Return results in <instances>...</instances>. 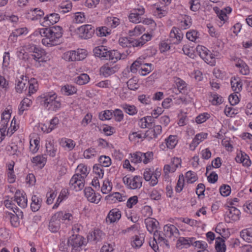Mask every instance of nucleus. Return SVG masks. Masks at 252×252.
Here are the masks:
<instances>
[{
    "mask_svg": "<svg viewBox=\"0 0 252 252\" xmlns=\"http://www.w3.org/2000/svg\"><path fill=\"white\" fill-rule=\"evenodd\" d=\"M216 241L215 248L217 252H225V245L222 239L219 237Z\"/></svg>",
    "mask_w": 252,
    "mask_h": 252,
    "instance_id": "7c9ffc66",
    "label": "nucleus"
},
{
    "mask_svg": "<svg viewBox=\"0 0 252 252\" xmlns=\"http://www.w3.org/2000/svg\"><path fill=\"white\" fill-rule=\"evenodd\" d=\"M107 25L112 28H116L120 24L119 19L116 17H109L107 18Z\"/></svg>",
    "mask_w": 252,
    "mask_h": 252,
    "instance_id": "8fccbe9b",
    "label": "nucleus"
},
{
    "mask_svg": "<svg viewBox=\"0 0 252 252\" xmlns=\"http://www.w3.org/2000/svg\"><path fill=\"white\" fill-rule=\"evenodd\" d=\"M231 85L233 91L236 93H238L242 89V84L239 81L237 80L235 78L231 80Z\"/></svg>",
    "mask_w": 252,
    "mask_h": 252,
    "instance_id": "72a5a7b5",
    "label": "nucleus"
},
{
    "mask_svg": "<svg viewBox=\"0 0 252 252\" xmlns=\"http://www.w3.org/2000/svg\"><path fill=\"white\" fill-rule=\"evenodd\" d=\"M39 141L37 139H34L33 141H30V149L33 153H36L39 149Z\"/></svg>",
    "mask_w": 252,
    "mask_h": 252,
    "instance_id": "052dcab7",
    "label": "nucleus"
},
{
    "mask_svg": "<svg viewBox=\"0 0 252 252\" xmlns=\"http://www.w3.org/2000/svg\"><path fill=\"white\" fill-rule=\"evenodd\" d=\"M103 166L99 163L95 164L93 166V170L99 178H102L104 175Z\"/></svg>",
    "mask_w": 252,
    "mask_h": 252,
    "instance_id": "e433bc0d",
    "label": "nucleus"
},
{
    "mask_svg": "<svg viewBox=\"0 0 252 252\" xmlns=\"http://www.w3.org/2000/svg\"><path fill=\"white\" fill-rule=\"evenodd\" d=\"M115 72L114 67H111L107 64L102 66L100 69V73L105 77L114 74Z\"/></svg>",
    "mask_w": 252,
    "mask_h": 252,
    "instance_id": "393cba45",
    "label": "nucleus"
},
{
    "mask_svg": "<svg viewBox=\"0 0 252 252\" xmlns=\"http://www.w3.org/2000/svg\"><path fill=\"white\" fill-rule=\"evenodd\" d=\"M112 116V112L109 110L103 111L99 114V118L102 121L110 120Z\"/></svg>",
    "mask_w": 252,
    "mask_h": 252,
    "instance_id": "37998d69",
    "label": "nucleus"
},
{
    "mask_svg": "<svg viewBox=\"0 0 252 252\" xmlns=\"http://www.w3.org/2000/svg\"><path fill=\"white\" fill-rule=\"evenodd\" d=\"M46 148L47 153L50 156L52 157L55 156L57 150L51 142L46 143Z\"/></svg>",
    "mask_w": 252,
    "mask_h": 252,
    "instance_id": "a18cd8bd",
    "label": "nucleus"
},
{
    "mask_svg": "<svg viewBox=\"0 0 252 252\" xmlns=\"http://www.w3.org/2000/svg\"><path fill=\"white\" fill-rule=\"evenodd\" d=\"M94 53L96 57H99L102 60H106L108 50L103 46H100L95 47L94 49Z\"/></svg>",
    "mask_w": 252,
    "mask_h": 252,
    "instance_id": "a211bd4d",
    "label": "nucleus"
},
{
    "mask_svg": "<svg viewBox=\"0 0 252 252\" xmlns=\"http://www.w3.org/2000/svg\"><path fill=\"white\" fill-rule=\"evenodd\" d=\"M152 35L151 34H144L139 39H135L136 47L143 46L147 41H150L152 38Z\"/></svg>",
    "mask_w": 252,
    "mask_h": 252,
    "instance_id": "b1692460",
    "label": "nucleus"
},
{
    "mask_svg": "<svg viewBox=\"0 0 252 252\" xmlns=\"http://www.w3.org/2000/svg\"><path fill=\"white\" fill-rule=\"evenodd\" d=\"M119 43L123 47H136L135 39L131 37H121L119 38Z\"/></svg>",
    "mask_w": 252,
    "mask_h": 252,
    "instance_id": "dca6fc26",
    "label": "nucleus"
},
{
    "mask_svg": "<svg viewBox=\"0 0 252 252\" xmlns=\"http://www.w3.org/2000/svg\"><path fill=\"white\" fill-rule=\"evenodd\" d=\"M110 182L108 180L103 182L102 187H101V192L103 194H107L112 189V187L110 185Z\"/></svg>",
    "mask_w": 252,
    "mask_h": 252,
    "instance_id": "69168bd1",
    "label": "nucleus"
},
{
    "mask_svg": "<svg viewBox=\"0 0 252 252\" xmlns=\"http://www.w3.org/2000/svg\"><path fill=\"white\" fill-rule=\"evenodd\" d=\"M148 231L152 233L154 230L156 229L158 224V222L155 219L149 218L145 220V221Z\"/></svg>",
    "mask_w": 252,
    "mask_h": 252,
    "instance_id": "aec40b11",
    "label": "nucleus"
},
{
    "mask_svg": "<svg viewBox=\"0 0 252 252\" xmlns=\"http://www.w3.org/2000/svg\"><path fill=\"white\" fill-rule=\"evenodd\" d=\"M14 201L21 208H25L27 206V197L25 194L21 193L19 190H17L15 192Z\"/></svg>",
    "mask_w": 252,
    "mask_h": 252,
    "instance_id": "39448f33",
    "label": "nucleus"
},
{
    "mask_svg": "<svg viewBox=\"0 0 252 252\" xmlns=\"http://www.w3.org/2000/svg\"><path fill=\"white\" fill-rule=\"evenodd\" d=\"M166 144L167 147L169 149H173L177 144L176 136L174 135H170L166 139Z\"/></svg>",
    "mask_w": 252,
    "mask_h": 252,
    "instance_id": "a19ab883",
    "label": "nucleus"
},
{
    "mask_svg": "<svg viewBox=\"0 0 252 252\" xmlns=\"http://www.w3.org/2000/svg\"><path fill=\"white\" fill-rule=\"evenodd\" d=\"M198 32L197 31L192 30L190 32H188L186 33L187 38L191 41H196V39L198 38Z\"/></svg>",
    "mask_w": 252,
    "mask_h": 252,
    "instance_id": "5fc2aeb1",
    "label": "nucleus"
},
{
    "mask_svg": "<svg viewBox=\"0 0 252 252\" xmlns=\"http://www.w3.org/2000/svg\"><path fill=\"white\" fill-rule=\"evenodd\" d=\"M220 194L223 196H227L231 192V188L229 186L223 185L220 189Z\"/></svg>",
    "mask_w": 252,
    "mask_h": 252,
    "instance_id": "680f3d73",
    "label": "nucleus"
},
{
    "mask_svg": "<svg viewBox=\"0 0 252 252\" xmlns=\"http://www.w3.org/2000/svg\"><path fill=\"white\" fill-rule=\"evenodd\" d=\"M196 52L202 59H203V57L206 55L207 53L210 52L209 50H208L207 48L203 46L198 45L196 48Z\"/></svg>",
    "mask_w": 252,
    "mask_h": 252,
    "instance_id": "bf43d9fd",
    "label": "nucleus"
},
{
    "mask_svg": "<svg viewBox=\"0 0 252 252\" xmlns=\"http://www.w3.org/2000/svg\"><path fill=\"white\" fill-rule=\"evenodd\" d=\"M84 193L88 201L92 203H97L100 199L99 195L97 196L91 187L86 188L84 189Z\"/></svg>",
    "mask_w": 252,
    "mask_h": 252,
    "instance_id": "1a4fd4ad",
    "label": "nucleus"
},
{
    "mask_svg": "<svg viewBox=\"0 0 252 252\" xmlns=\"http://www.w3.org/2000/svg\"><path fill=\"white\" fill-rule=\"evenodd\" d=\"M60 143L62 147L66 148L69 150L73 149L75 145V143L72 140L65 138H62Z\"/></svg>",
    "mask_w": 252,
    "mask_h": 252,
    "instance_id": "a878e982",
    "label": "nucleus"
},
{
    "mask_svg": "<svg viewBox=\"0 0 252 252\" xmlns=\"http://www.w3.org/2000/svg\"><path fill=\"white\" fill-rule=\"evenodd\" d=\"M96 34L99 36H106L110 34L111 30L106 27H102L96 29Z\"/></svg>",
    "mask_w": 252,
    "mask_h": 252,
    "instance_id": "4c0bfd02",
    "label": "nucleus"
},
{
    "mask_svg": "<svg viewBox=\"0 0 252 252\" xmlns=\"http://www.w3.org/2000/svg\"><path fill=\"white\" fill-rule=\"evenodd\" d=\"M140 69L141 70V75L145 76L147 74L152 71V64L151 63H145L140 65Z\"/></svg>",
    "mask_w": 252,
    "mask_h": 252,
    "instance_id": "49530a36",
    "label": "nucleus"
},
{
    "mask_svg": "<svg viewBox=\"0 0 252 252\" xmlns=\"http://www.w3.org/2000/svg\"><path fill=\"white\" fill-rule=\"evenodd\" d=\"M76 91L75 87L69 85L64 86L61 89V91L67 95L73 94L76 93Z\"/></svg>",
    "mask_w": 252,
    "mask_h": 252,
    "instance_id": "3c124183",
    "label": "nucleus"
},
{
    "mask_svg": "<svg viewBox=\"0 0 252 252\" xmlns=\"http://www.w3.org/2000/svg\"><path fill=\"white\" fill-rule=\"evenodd\" d=\"M162 131V127L160 125L154 126L153 129L147 130L145 135V136H149L150 138H156Z\"/></svg>",
    "mask_w": 252,
    "mask_h": 252,
    "instance_id": "f3484780",
    "label": "nucleus"
},
{
    "mask_svg": "<svg viewBox=\"0 0 252 252\" xmlns=\"http://www.w3.org/2000/svg\"><path fill=\"white\" fill-rule=\"evenodd\" d=\"M154 240L158 241V243L162 242L167 247H169L167 240L161 236L160 231L156 230L154 233Z\"/></svg>",
    "mask_w": 252,
    "mask_h": 252,
    "instance_id": "473e14b6",
    "label": "nucleus"
},
{
    "mask_svg": "<svg viewBox=\"0 0 252 252\" xmlns=\"http://www.w3.org/2000/svg\"><path fill=\"white\" fill-rule=\"evenodd\" d=\"M142 184V178L139 176H135L130 180L129 189H139L141 187Z\"/></svg>",
    "mask_w": 252,
    "mask_h": 252,
    "instance_id": "6ab92c4d",
    "label": "nucleus"
},
{
    "mask_svg": "<svg viewBox=\"0 0 252 252\" xmlns=\"http://www.w3.org/2000/svg\"><path fill=\"white\" fill-rule=\"evenodd\" d=\"M121 107L129 115H134L137 113V110L134 105L125 103L122 104Z\"/></svg>",
    "mask_w": 252,
    "mask_h": 252,
    "instance_id": "bb28decb",
    "label": "nucleus"
},
{
    "mask_svg": "<svg viewBox=\"0 0 252 252\" xmlns=\"http://www.w3.org/2000/svg\"><path fill=\"white\" fill-rule=\"evenodd\" d=\"M175 83L177 88L178 91L181 93L185 94L187 91V84L179 78L175 80Z\"/></svg>",
    "mask_w": 252,
    "mask_h": 252,
    "instance_id": "412c9836",
    "label": "nucleus"
},
{
    "mask_svg": "<svg viewBox=\"0 0 252 252\" xmlns=\"http://www.w3.org/2000/svg\"><path fill=\"white\" fill-rule=\"evenodd\" d=\"M52 35L50 36L51 41L50 46L57 45L60 43V38L62 37V28L60 26L52 27Z\"/></svg>",
    "mask_w": 252,
    "mask_h": 252,
    "instance_id": "7ed1b4c3",
    "label": "nucleus"
},
{
    "mask_svg": "<svg viewBox=\"0 0 252 252\" xmlns=\"http://www.w3.org/2000/svg\"><path fill=\"white\" fill-rule=\"evenodd\" d=\"M121 217V211L118 208H114L110 211L106 218L107 222L114 223L118 221Z\"/></svg>",
    "mask_w": 252,
    "mask_h": 252,
    "instance_id": "0eeeda50",
    "label": "nucleus"
},
{
    "mask_svg": "<svg viewBox=\"0 0 252 252\" xmlns=\"http://www.w3.org/2000/svg\"><path fill=\"white\" fill-rule=\"evenodd\" d=\"M216 13L221 21H225L227 17L225 12L223 10H220L218 7L214 8Z\"/></svg>",
    "mask_w": 252,
    "mask_h": 252,
    "instance_id": "6e6d98bb",
    "label": "nucleus"
},
{
    "mask_svg": "<svg viewBox=\"0 0 252 252\" xmlns=\"http://www.w3.org/2000/svg\"><path fill=\"white\" fill-rule=\"evenodd\" d=\"M133 240L131 242V245L133 248H139L143 244L144 238L140 236L135 235L133 237Z\"/></svg>",
    "mask_w": 252,
    "mask_h": 252,
    "instance_id": "c85d7f7f",
    "label": "nucleus"
},
{
    "mask_svg": "<svg viewBox=\"0 0 252 252\" xmlns=\"http://www.w3.org/2000/svg\"><path fill=\"white\" fill-rule=\"evenodd\" d=\"M56 97V94L54 93L53 94H44L38 97V99L41 100L40 103L44 104L46 108H47Z\"/></svg>",
    "mask_w": 252,
    "mask_h": 252,
    "instance_id": "f8f14e48",
    "label": "nucleus"
},
{
    "mask_svg": "<svg viewBox=\"0 0 252 252\" xmlns=\"http://www.w3.org/2000/svg\"><path fill=\"white\" fill-rule=\"evenodd\" d=\"M6 149V150L12 155H16L18 156L20 153V151L18 150L17 145L15 143H11L10 145L7 146Z\"/></svg>",
    "mask_w": 252,
    "mask_h": 252,
    "instance_id": "79ce46f5",
    "label": "nucleus"
},
{
    "mask_svg": "<svg viewBox=\"0 0 252 252\" xmlns=\"http://www.w3.org/2000/svg\"><path fill=\"white\" fill-rule=\"evenodd\" d=\"M126 84L128 88L131 90H135L139 87L137 83V80L134 78L128 80Z\"/></svg>",
    "mask_w": 252,
    "mask_h": 252,
    "instance_id": "de8ad7c7",
    "label": "nucleus"
},
{
    "mask_svg": "<svg viewBox=\"0 0 252 252\" xmlns=\"http://www.w3.org/2000/svg\"><path fill=\"white\" fill-rule=\"evenodd\" d=\"M52 27L50 28H44L40 29L39 33L43 37L42 43L46 46L50 47V42H51L50 36L52 35Z\"/></svg>",
    "mask_w": 252,
    "mask_h": 252,
    "instance_id": "423d86ee",
    "label": "nucleus"
},
{
    "mask_svg": "<svg viewBox=\"0 0 252 252\" xmlns=\"http://www.w3.org/2000/svg\"><path fill=\"white\" fill-rule=\"evenodd\" d=\"M236 66L239 68V71L242 74L246 75L250 73L249 67L245 63H236Z\"/></svg>",
    "mask_w": 252,
    "mask_h": 252,
    "instance_id": "2f4dec72",
    "label": "nucleus"
},
{
    "mask_svg": "<svg viewBox=\"0 0 252 252\" xmlns=\"http://www.w3.org/2000/svg\"><path fill=\"white\" fill-rule=\"evenodd\" d=\"M90 80V77L87 74L83 73L78 76L75 79L76 83L79 85H82L87 83Z\"/></svg>",
    "mask_w": 252,
    "mask_h": 252,
    "instance_id": "c756f323",
    "label": "nucleus"
},
{
    "mask_svg": "<svg viewBox=\"0 0 252 252\" xmlns=\"http://www.w3.org/2000/svg\"><path fill=\"white\" fill-rule=\"evenodd\" d=\"M113 115L115 117L116 121L120 122L124 118V114L122 111L119 109H116L113 112Z\"/></svg>",
    "mask_w": 252,
    "mask_h": 252,
    "instance_id": "13d9d810",
    "label": "nucleus"
},
{
    "mask_svg": "<svg viewBox=\"0 0 252 252\" xmlns=\"http://www.w3.org/2000/svg\"><path fill=\"white\" fill-rule=\"evenodd\" d=\"M98 162L103 167H108L111 164V160L109 157L101 156L98 159Z\"/></svg>",
    "mask_w": 252,
    "mask_h": 252,
    "instance_id": "58836bf2",
    "label": "nucleus"
},
{
    "mask_svg": "<svg viewBox=\"0 0 252 252\" xmlns=\"http://www.w3.org/2000/svg\"><path fill=\"white\" fill-rule=\"evenodd\" d=\"M60 19V16L57 13H52L44 18L42 25L44 27H49L51 25L57 23Z\"/></svg>",
    "mask_w": 252,
    "mask_h": 252,
    "instance_id": "6e6552de",
    "label": "nucleus"
},
{
    "mask_svg": "<svg viewBox=\"0 0 252 252\" xmlns=\"http://www.w3.org/2000/svg\"><path fill=\"white\" fill-rule=\"evenodd\" d=\"M15 202L14 201V199L11 198V199H6L4 201V204L6 208H9L13 210V212L15 213V209L17 212H18V209H17V206L15 204Z\"/></svg>",
    "mask_w": 252,
    "mask_h": 252,
    "instance_id": "603ef678",
    "label": "nucleus"
},
{
    "mask_svg": "<svg viewBox=\"0 0 252 252\" xmlns=\"http://www.w3.org/2000/svg\"><path fill=\"white\" fill-rule=\"evenodd\" d=\"M59 120L57 117H54L52 119L50 123V125L48 128L46 129V132L49 133L51 132L56 127V126L59 124Z\"/></svg>",
    "mask_w": 252,
    "mask_h": 252,
    "instance_id": "0e129e2a",
    "label": "nucleus"
},
{
    "mask_svg": "<svg viewBox=\"0 0 252 252\" xmlns=\"http://www.w3.org/2000/svg\"><path fill=\"white\" fill-rule=\"evenodd\" d=\"M189 242L188 239L183 237H179L177 241L176 246L177 248L182 249L184 247H189Z\"/></svg>",
    "mask_w": 252,
    "mask_h": 252,
    "instance_id": "c9c22d12",
    "label": "nucleus"
},
{
    "mask_svg": "<svg viewBox=\"0 0 252 252\" xmlns=\"http://www.w3.org/2000/svg\"><path fill=\"white\" fill-rule=\"evenodd\" d=\"M26 85V80L25 81L19 80L16 84L15 89L16 92L19 93H21L24 90H26L27 88Z\"/></svg>",
    "mask_w": 252,
    "mask_h": 252,
    "instance_id": "e2e57ef3",
    "label": "nucleus"
},
{
    "mask_svg": "<svg viewBox=\"0 0 252 252\" xmlns=\"http://www.w3.org/2000/svg\"><path fill=\"white\" fill-rule=\"evenodd\" d=\"M28 85L29 86V93L30 94V95L36 91L37 85L34 78L31 79L30 82H28Z\"/></svg>",
    "mask_w": 252,
    "mask_h": 252,
    "instance_id": "c03bdc74",
    "label": "nucleus"
},
{
    "mask_svg": "<svg viewBox=\"0 0 252 252\" xmlns=\"http://www.w3.org/2000/svg\"><path fill=\"white\" fill-rule=\"evenodd\" d=\"M131 161L132 162H134L135 163H139L143 161V156H142V153L140 152H137L133 154V155H131Z\"/></svg>",
    "mask_w": 252,
    "mask_h": 252,
    "instance_id": "864d4df0",
    "label": "nucleus"
},
{
    "mask_svg": "<svg viewBox=\"0 0 252 252\" xmlns=\"http://www.w3.org/2000/svg\"><path fill=\"white\" fill-rule=\"evenodd\" d=\"M240 211L236 208L231 207L227 212V217L232 220H236L239 219Z\"/></svg>",
    "mask_w": 252,
    "mask_h": 252,
    "instance_id": "5701e85b",
    "label": "nucleus"
},
{
    "mask_svg": "<svg viewBox=\"0 0 252 252\" xmlns=\"http://www.w3.org/2000/svg\"><path fill=\"white\" fill-rule=\"evenodd\" d=\"M102 232L99 229H96L89 233L87 236L88 240L96 243L102 239Z\"/></svg>",
    "mask_w": 252,
    "mask_h": 252,
    "instance_id": "4468645a",
    "label": "nucleus"
},
{
    "mask_svg": "<svg viewBox=\"0 0 252 252\" xmlns=\"http://www.w3.org/2000/svg\"><path fill=\"white\" fill-rule=\"evenodd\" d=\"M79 37L87 39L90 38L94 33V29L91 25H84L78 29Z\"/></svg>",
    "mask_w": 252,
    "mask_h": 252,
    "instance_id": "f03ea898",
    "label": "nucleus"
},
{
    "mask_svg": "<svg viewBox=\"0 0 252 252\" xmlns=\"http://www.w3.org/2000/svg\"><path fill=\"white\" fill-rule=\"evenodd\" d=\"M215 56V54H213L212 53L209 52L206 54V55H205L202 59L207 63L210 64L211 65H214L216 63Z\"/></svg>",
    "mask_w": 252,
    "mask_h": 252,
    "instance_id": "ea45409f",
    "label": "nucleus"
},
{
    "mask_svg": "<svg viewBox=\"0 0 252 252\" xmlns=\"http://www.w3.org/2000/svg\"><path fill=\"white\" fill-rule=\"evenodd\" d=\"M145 31V29L141 26H137L135 28L129 31L130 36L138 35L142 33Z\"/></svg>",
    "mask_w": 252,
    "mask_h": 252,
    "instance_id": "4d7b16f0",
    "label": "nucleus"
},
{
    "mask_svg": "<svg viewBox=\"0 0 252 252\" xmlns=\"http://www.w3.org/2000/svg\"><path fill=\"white\" fill-rule=\"evenodd\" d=\"M84 176L79 174H75L71 178L69 185L70 188L75 189L76 191H79L84 188Z\"/></svg>",
    "mask_w": 252,
    "mask_h": 252,
    "instance_id": "f257e3e1",
    "label": "nucleus"
},
{
    "mask_svg": "<svg viewBox=\"0 0 252 252\" xmlns=\"http://www.w3.org/2000/svg\"><path fill=\"white\" fill-rule=\"evenodd\" d=\"M59 214H54L49 222V229L53 232H57L60 228L61 225V221L58 219Z\"/></svg>",
    "mask_w": 252,
    "mask_h": 252,
    "instance_id": "9b49d317",
    "label": "nucleus"
},
{
    "mask_svg": "<svg viewBox=\"0 0 252 252\" xmlns=\"http://www.w3.org/2000/svg\"><path fill=\"white\" fill-rule=\"evenodd\" d=\"M164 235L166 237H177L179 235L178 229L172 224H166L163 227Z\"/></svg>",
    "mask_w": 252,
    "mask_h": 252,
    "instance_id": "9d476101",
    "label": "nucleus"
},
{
    "mask_svg": "<svg viewBox=\"0 0 252 252\" xmlns=\"http://www.w3.org/2000/svg\"><path fill=\"white\" fill-rule=\"evenodd\" d=\"M186 178L188 183L192 184L195 182L198 177L196 173L191 171H188L186 174Z\"/></svg>",
    "mask_w": 252,
    "mask_h": 252,
    "instance_id": "f704fd0d",
    "label": "nucleus"
},
{
    "mask_svg": "<svg viewBox=\"0 0 252 252\" xmlns=\"http://www.w3.org/2000/svg\"><path fill=\"white\" fill-rule=\"evenodd\" d=\"M32 203L31 208L33 212L37 211L41 207V200L36 195H34L32 198Z\"/></svg>",
    "mask_w": 252,
    "mask_h": 252,
    "instance_id": "4be33fe9",
    "label": "nucleus"
},
{
    "mask_svg": "<svg viewBox=\"0 0 252 252\" xmlns=\"http://www.w3.org/2000/svg\"><path fill=\"white\" fill-rule=\"evenodd\" d=\"M55 214H59L58 219L60 220V221L61 220H67L68 221H70L73 219L72 215L69 213L63 214V212H59L55 213Z\"/></svg>",
    "mask_w": 252,
    "mask_h": 252,
    "instance_id": "09e8293b",
    "label": "nucleus"
},
{
    "mask_svg": "<svg viewBox=\"0 0 252 252\" xmlns=\"http://www.w3.org/2000/svg\"><path fill=\"white\" fill-rule=\"evenodd\" d=\"M83 244V238L80 235H72L68 239V245L72 247V252L77 251Z\"/></svg>",
    "mask_w": 252,
    "mask_h": 252,
    "instance_id": "20e7f679",
    "label": "nucleus"
},
{
    "mask_svg": "<svg viewBox=\"0 0 252 252\" xmlns=\"http://www.w3.org/2000/svg\"><path fill=\"white\" fill-rule=\"evenodd\" d=\"M61 107V102L57 98H55L51 104L47 108L48 110L56 111Z\"/></svg>",
    "mask_w": 252,
    "mask_h": 252,
    "instance_id": "338daca9",
    "label": "nucleus"
},
{
    "mask_svg": "<svg viewBox=\"0 0 252 252\" xmlns=\"http://www.w3.org/2000/svg\"><path fill=\"white\" fill-rule=\"evenodd\" d=\"M241 237L248 242H252V229L249 228L242 230L240 233Z\"/></svg>",
    "mask_w": 252,
    "mask_h": 252,
    "instance_id": "cd10ccee",
    "label": "nucleus"
},
{
    "mask_svg": "<svg viewBox=\"0 0 252 252\" xmlns=\"http://www.w3.org/2000/svg\"><path fill=\"white\" fill-rule=\"evenodd\" d=\"M107 56L106 60H111L113 63H116L118 60L125 59V57L121 55V53L116 50L108 51Z\"/></svg>",
    "mask_w": 252,
    "mask_h": 252,
    "instance_id": "2eb2a0df",
    "label": "nucleus"
},
{
    "mask_svg": "<svg viewBox=\"0 0 252 252\" xmlns=\"http://www.w3.org/2000/svg\"><path fill=\"white\" fill-rule=\"evenodd\" d=\"M190 9L193 11H197L200 7L199 0H190Z\"/></svg>",
    "mask_w": 252,
    "mask_h": 252,
    "instance_id": "774afa93",
    "label": "nucleus"
},
{
    "mask_svg": "<svg viewBox=\"0 0 252 252\" xmlns=\"http://www.w3.org/2000/svg\"><path fill=\"white\" fill-rule=\"evenodd\" d=\"M207 133H200L196 134L192 141L189 145V148L191 150L194 151L198 144L204 139L207 138Z\"/></svg>",
    "mask_w": 252,
    "mask_h": 252,
    "instance_id": "ddd939ff",
    "label": "nucleus"
}]
</instances>
